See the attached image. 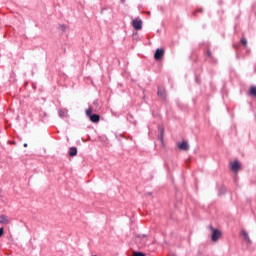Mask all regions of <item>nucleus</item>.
Segmentation results:
<instances>
[{
    "label": "nucleus",
    "mask_w": 256,
    "mask_h": 256,
    "mask_svg": "<svg viewBox=\"0 0 256 256\" xmlns=\"http://www.w3.org/2000/svg\"><path fill=\"white\" fill-rule=\"evenodd\" d=\"M122 1V3H125V0H121Z\"/></svg>",
    "instance_id": "obj_20"
},
{
    "label": "nucleus",
    "mask_w": 256,
    "mask_h": 256,
    "mask_svg": "<svg viewBox=\"0 0 256 256\" xmlns=\"http://www.w3.org/2000/svg\"><path fill=\"white\" fill-rule=\"evenodd\" d=\"M132 256H146L143 252L134 251Z\"/></svg>",
    "instance_id": "obj_12"
},
{
    "label": "nucleus",
    "mask_w": 256,
    "mask_h": 256,
    "mask_svg": "<svg viewBox=\"0 0 256 256\" xmlns=\"http://www.w3.org/2000/svg\"><path fill=\"white\" fill-rule=\"evenodd\" d=\"M24 147H27V143L24 144Z\"/></svg>",
    "instance_id": "obj_19"
},
{
    "label": "nucleus",
    "mask_w": 256,
    "mask_h": 256,
    "mask_svg": "<svg viewBox=\"0 0 256 256\" xmlns=\"http://www.w3.org/2000/svg\"><path fill=\"white\" fill-rule=\"evenodd\" d=\"M208 56H211V52H208Z\"/></svg>",
    "instance_id": "obj_18"
},
{
    "label": "nucleus",
    "mask_w": 256,
    "mask_h": 256,
    "mask_svg": "<svg viewBox=\"0 0 256 256\" xmlns=\"http://www.w3.org/2000/svg\"><path fill=\"white\" fill-rule=\"evenodd\" d=\"M11 145H15V142H10Z\"/></svg>",
    "instance_id": "obj_16"
},
{
    "label": "nucleus",
    "mask_w": 256,
    "mask_h": 256,
    "mask_svg": "<svg viewBox=\"0 0 256 256\" xmlns=\"http://www.w3.org/2000/svg\"><path fill=\"white\" fill-rule=\"evenodd\" d=\"M161 55H163V50H161Z\"/></svg>",
    "instance_id": "obj_21"
},
{
    "label": "nucleus",
    "mask_w": 256,
    "mask_h": 256,
    "mask_svg": "<svg viewBox=\"0 0 256 256\" xmlns=\"http://www.w3.org/2000/svg\"><path fill=\"white\" fill-rule=\"evenodd\" d=\"M241 43H242V45L247 46V39L242 38Z\"/></svg>",
    "instance_id": "obj_14"
},
{
    "label": "nucleus",
    "mask_w": 256,
    "mask_h": 256,
    "mask_svg": "<svg viewBox=\"0 0 256 256\" xmlns=\"http://www.w3.org/2000/svg\"><path fill=\"white\" fill-rule=\"evenodd\" d=\"M241 235L244 238V241H247V243H251V238H249V233H247L245 230H242Z\"/></svg>",
    "instance_id": "obj_8"
},
{
    "label": "nucleus",
    "mask_w": 256,
    "mask_h": 256,
    "mask_svg": "<svg viewBox=\"0 0 256 256\" xmlns=\"http://www.w3.org/2000/svg\"><path fill=\"white\" fill-rule=\"evenodd\" d=\"M68 113L69 111L67 109H61L59 110V117H61V119H65V117H68Z\"/></svg>",
    "instance_id": "obj_7"
},
{
    "label": "nucleus",
    "mask_w": 256,
    "mask_h": 256,
    "mask_svg": "<svg viewBox=\"0 0 256 256\" xmlns=\"http://www.w3.org/2000/svg\"><path fill=\"white\" fill-rule=\"evenodd\" d=\"M147 195H151V193H148Z\"/></svg>",
    "instance_id": "obj_22"
},
{
    "label": "nucleus",
    "mask_w": 256,
    "mask_h": 256,
    "mask_svg": "<svg viewBox=\"0 0 256 256\" xmlns=\"http://www.w3.org/2000/svg\"><path fill=\"white\" fill-rule=\"evenodd\" d=\"M250 94L252 95V97H256V86H252L250 88Z\"/></svg>",
    "instance_id": "obj_11"
},
{
    "label": "nucleus",
    "mask_w": 256,
    "mask_h": 256,
    "mask_svg": "<svg viewBox=\"0 0 256 256\" xmlns=\"http://www.w3.org/2000/svg\"><path fill=\"white\" fill-rule=\"evenodd\" d=\"M154 59L156 61H159V59H161V48H158L154 54Z\"/></svg>",
    "instance_id": "obj_10"
},
{
    "label": "nucleus",
    "mask_w": 256,
    "mask_h": 256,
    "mask_svg": "<svg viewBox=\"0 0 256 256\" xmlns=\"http://www.w3.org/2000/svg\"><path fill=\"white\" fill-rule=\"evenodd\" d=\"M208 229L212 232L210 237L212 243H217V241L223 237V231L213 227L212 225L208 226Z\"/></svg>",
    "instance_id": "obj_1"
},
{
    "label": "nucleus",
    "mask_w": 256,
    "mask_h": 256,
    "mask_svg": "<svg viewBox=\"0 0 256 256\" xmlns=\"http://www.w3.org/2000/svg\"><path fill=\"white\" fill-rule=\"evenodd\" d=\"M132 26L136 29V31H139L143 27V22L139 18H136L132 21Z\"/></svg>",
    "instance_id": "obj_5"
},
{
    "label": "nucleus",
    "mask_w": 256,
    "mask_h": 256,
    "mask_svg": "<svg viewBox=\"0 0 256 256\" xmlns=\"http://www.w3.org/2000/svg\"><path fill=\"white\" fill-rule=\"evenodd\" d=\"M169 256H177L176 254H170Z\"/></svg>",
    "instance_id": "obj_17"
},
{
    "label": "nucleus",
    "mask_w": 256,
    "mask_h": 256,
    "mask_svg": "<svg viewBox=\"0 0 256 256\" xmlns=\"http://www.w3.org/2000/svg\"><path fill=\"white\" fill-rule=\"evenodd\" d=\"M3 235H5V228L1 227L0 228V237H3Z\"/></svg>",
    "instance_id": "obj_13"
},
{
    "label": "nucleus",
    "mask_w": 256,
    "mask_h": 256,
    "mask_svg": "<svg viewBox=\"0 0 256 256\" xmlns=\"http://www.w3.org/2000/svg\"><path fill=\"white\" fill-rule=\"evenodd\" d=\"M86 115L87 117H89L90 121L92 123H99L101 116H99V114H93V109L88 108L86 110Z\"/></svg>",
    "instance_id": "obj_2"
},
{
    "label": "nucleus",
    "mask_w": 256,
    "mask_h": 256,
    "mask_svg": "<svg viewBox=\"0 0 256 256\" xmlns=\"http://www.w3.org/2000/svg\"><path fill=\"white\" fill-rule=\"evenodd\" d=\"M60 27H61L62 31H65V29H66L65 25H62Z\"/></svg>",
    "instance_id": "obj_15"
},
{
    "label": "nucleus",
    "mask_w": 256,
    "mask_h": 256,
    "mask_svg": "<svg viewBox=\"0 0 256 256\" xmlns=\"http://www.w3.org/2000/svg\"><path fill=\"white\" fill-rule=\"evenodd\" d=\"M230 167L233 173H239V171H241V163L239 161L231 162Z\"/></svg>",
    "instance_id": "obj_4"
},
{
    "label": "nucleus",
    "mask_w": 256,
    "mask_h": 256,
    "mask_svg": "<svg viewBox=\"0 0 256 256\" xmlns=\"http://www.w3.org/2000/svg\"><path fill=\"white\" fill-rule=\"evenodd\" d=\"M76 155H77V147H71L69 149V156L70 157H76Z\"/></svg>",
    "instance_id": "obj_9"
},
{
    "label": "nucleus",
    "mask_w": 256,
    "mask_h": 256,
    "mask_svg": "<svg viewBox=\"0 0 256 256\" xmlns=\"http://www.w3.org/2000/svg\"><path fill=\"white\" fill-rule=\"evenodd\" d=\"M0 223L2 225H9V223H11V219H9V217L2 214V215H0Z\"/></svg>",
    "instance_id": "obj_6"
},
{
    "label": "nucleus",
    "mask_w": 256,
    "mask_h": 256,
    "mask_svg": "<svg viewBox=\"0 0 256 256\" xmlns=\"http://www.w3.org/2000/svg\"><path fill=\"white\" fill-rule=\"evenodd\" d=\"M177 147L180 151H189V142L187 140H182L177 142Z\"/></svg>",
    "instance_id": "obj_3"
}]
</instances>
